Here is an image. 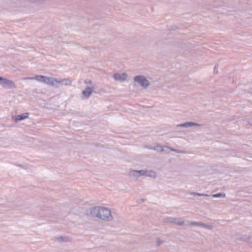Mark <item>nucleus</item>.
Instances as JSON below:
<instances>
[{
  "label": "nucleus",
  "instance_id": "6ab92c4d",
  "mask_svg": "<svg viewBox=\"0 0 252 252\" xmlns=\"http://www.w3.org/2000/svg\"><path fill=\"white\" fill-rule=\"evenodd\" d=\"M202 227H203L204 228L208 229H210V230L212 229L213 228L212 225H210V224H206V223H203Z\"/></svg>",
  "mask_w": 252,
  "mask_h": 252
},
{
  "label": "nucleus",
  "instance_id": "b1692460",
  "mask_svg": "<svg viewBox=\"0 0 252 252\" xmlns=\"http://www.w3.org/2000/svg\"><path fill=\"white\" fill-rule=\"evenodd\" d=\"M136 172H137V170H133L132 172H131V174L133 176H135V177H139V175L138 174H136Z\"/></svg>",
  "mask_w": 252,
  "mask_h": 252
},
{
  "label": "nucleus",
  "instance_id": "0eeeda50",
  "mask_svg": "<svg viewBox=\"0 0 252 252\" xmlns=\"http://www.w3.org/2000/svg\"><path fill=\"white\" fill-rule=\"evenodd\" d=\"M44 83L51 86H55L57 88V79L56 78L45 76Z\"/></svg>",
  "mask_w": 252,
  "mask_h": 252
},
{
  "label": "nucleus",
  "instance_id": "a878e982",
  "mask_svg": "<svg viewBox=\"0 0 252 252\" xmlns=\"http://www.w3.org/2000/svg\"><path fill=\"white\" fill-rule=\"evenodd\" d=\"M164 152H165L166 153H168L169 152V150H170V148L168 146H164Z\"/></svg>",
  "mask_w": 252,
  "mask_h": 252
},
{
  "label": "nucleus",
  "instance_id": "cd10ccee",
  "mask_svg": "<svg viewBox=\"0 0 252 252\" xmlns=\"http://www.w3.org/2000/svg\"><path fill=\"white\" fill-rule=\"evenodd\" d=\"M249 124L250 125H252V120L251 121H249Z\"/></svg>",
  "mask_w": 252,
  "mask_h": 252
},
{
  "label": "nucleus",
  "instance_id": "f03ea898",
  "mask_svg": "<svg viewBox=\"0 0 252 252\" xmlns=\"http://www.w3.org/2000/svg\"><path fill=\"white\" fill-rule=\"evenodd\" d=\"M0 85H1L4 88L9 89L16 88L15 84L12 80L8 79L1 76L0 79Z\"/></svg>",
  "mask_w": 252,
  "mask_h": 252
},
{
  "label": "nucleus",
  "instance_id": "9d476101",
  "mask_svg": "<svg viewBox=\"0 0 252 252\" xmlns=\"http://www.w3.org/2000/svg\"><path fill=\"white\" fill-rule=\"evenodd\" d=\"M200 125L194 122H185L183 124L177 125V127H189L193 126H200Z\"/></svg>",
  "mask_w": 252,
  "mask_h": 252
},
{
  "label": "nucleus",
  "instance_id": "4be33fe9",
  "mask_svg": "<svg viewBox=\"0 0 252 252\" xmlns=\"http://www.w3.org/2000/svg\"><path fill=\"white\" fill-rule=\"evenodd\" d=\"M191 194H193V195H197V196H208V194H205V193H198V192H191L190 193Z\"/></svg>",
  "mask_w": 252,
  "mask_h": 252
},
{
  "label": "nucleus",
  "instance_id": "9b49d317",
  "mask_svg": "<svg viewBox=\"0 0 252 252\" xmlns=\"http://www.w3.org/2000/svg\"><path fill=\"white\" fill-rule=\"evenodd\" d=\"M154 150L158 152H162L164 151V147L160 145H157L154 147Z\"/></svg>",
  "mask_w": 252,
  "mask_h": 252
},
{
  "label": "nucleus",
  "instance_id": "c85d7f7f",
  "mask_svg": "<svg viewBox=\"0 0 252 252\" xmlns=\"http://www.w3.org/2000/svg\"><path fill=\"white\" fill-rule=\"evenodd\" d=\"M92 81L91 80H90V81H89V84H92Z\"/></svg>",
  "mask_w": 252,
  "mask_h": 252
},
{
  "label": "nucleus",
  "instance_id": "393cba45",
  "mask_svg": "<svg viewBox=\"0 0 252 252\" xmlns=\"http://www.w3.org/2000/svg\"><path fill=\"white\" fill-rule=\"evenodd\" d=\"M214 71L215 73H218V64L215 65L214 68Z\"/></svg>",
  "mask_w": 252,
  "mask_h": 252
},
{
  "label": "nucleus",
  "instance_id": "39448f33",
  "mask_svg": "<svg viewBox=\"0 0 252 252\" xmlns=\"http://www.w3.org/2000/svg\"><path fill=\"white\" fill-rule=\"evenodd\" d=\"M113 77L117 81H123L127 78V74L126 73H115L113 75Z\"/></svg>",
  "mask_w": 252,
  "mask_h": 252
},
{
  "label": "nucleus",
  "instance_id": "5701e85b",
  "mask_svg": "<svg viewBox=\"0 0 252 252\" xmlns=\"http://www.w3.org/2000/svg\"><path fill=\"white\" fill-rule=\"evenodd\" d=\"M168 220H169V222H171V223H174L175 224L176 223V218H169L168 219Z\"/></svg>",
  "mask_w": 252,
  "mask_h": 252
},
{
  "label": "nucleus",
  "instance_id": "bb28decb",
  "mask_svg": "<svg viewBox=\"0 0 252 252\" xmlns=\"http://www.w3.org/2000/svg\"><path fill=\"white\" fill-rule=\"evenodd\" d=\"M247 240H248L247 241L249 243L252 244V236L248 237Z\"/></svg>",
  "mask_w": 252,
  "mask_h": 252
},
{
  "label": "nucleus",
  "instance_id": "2f4dec72",
  "mask_svg": "<svg viewBox=\"0 0 252 252\" xmlns=\"http://www.w3.org/2000/svg\"><path fill=\"white\" fill-rule=\"evenodd\" d=\"M19 166L22 167V166L21 165H19Z\"/></svg>",
  "mask_w": 252,
  "mask_h": 252
},
{
  "label": "nucleus",
  "instance_id": "f257e3e1",
  "mask_svg": "<svg viewBox=\"0 0 252 252\" xmlns=\"http://www.w3.org/2000/svg\"><path fill=\"white\" fill-rule=\"evenodd\" d=\"M98 218L104 220H111L113 219V217L110 210L108 208L101 207Z\"/></svg>",
  "mask_w": 252,
  "mask_h": 252
},
{
  "label": "nucleus",
  "instance_id": "dca6fc26",
  "mask_svg": "<svg viewBox=\"0 0 252 252\" xmlns=\"http://www.w3.org/2000/svg\"><path fill=\"white\" fill-rule=\"evenodd\" d=\"M203 223H204L202 222L191 221L190 225L192 226H199L202 227Z\"/></svg>",
  "mask_w": 252,
  "mask_h": 252
},
{
  "label": "nucleus",
  "instance_id": "4468645a",
  "mask_svg": "<svg viewBox=\"0 0 252 252\" xmlns=\"http://www.w3.org/2000/svg\"><path fill=\"white\" fill-rule=\"evenodd\" d=\"M176 221L175 224L179 226H183L185 224V222L180 218H176Z\"/></svg>",
  "mask_w": 252,
  "mask_h": 252
},
{
  "label": "nucleus",
  "instance_id": "20e7f679",
  "mask_svg": "<svg viewBox=\"0 0 252 252\" xmlns=\"http://www.w3.org/2000/svg\"><path fill=\"white\" fill-rule=\"evenodd\" d=\"M101 208V207L99 206L93 207L87 210V215L92 218H98V216L100 215Z\"/></svg>",
  "mask_w": 252,
  "mask_h": 252
},
{
  "label": "nucleus",
  "instance_id": "f3484780",
  "mask_svg": "<svg viewBox=\"0 0 252 252\" xmlns=\"http://www.w3.org/2000/svg\"><path fill=\"white\" fill-rule=\"evenodd\" d=\"M214 197L219 198V197H224L225 196V194L224 193H218L216 194H214L212 195Z\"/></svg>",
  "mask_w": 252,
  "mask_h": 252
},
{
  "label": "nucleus",
  "instance_id": "423d86ee",
  "mask_svg": "<svg viewBox=\"0 0 252 252\" xmlns=\"http://www.w3.org/2000/svg\"><path fill=\"white\" fill-rule=\"evenodd\" d=\"M29 113L28 112L24 113L21 115H18L13 117L12 119L16 123L21 121L22 120L27 119L29 117Z\"/></svg>",
  "mask_w": 252,
  "mask_h": 252
},
{
  "label": "nucleus",
  "instance_id": "1a4fd4ad",
  "mask_svg": "<svg viewBox=\"0 0 252 252\" xmlns=\"http://www.w3.org/2000/svg\"><path fill=\"white\" fill-rule=\"evenodd\" d=\"M94 89V87H87L85 90L82 91V94L84 95L86 98H89V96L91 95Z\"/></svg>",
  "mask_w": 252,
  "mask_h": 252
},
{
  "label": "nucleus",
  "instance_id": "aec40b11",
  "mask_svg": "<svg viewBox=\"0 0 252 252\" xmlns=\"http://www.w3.org/2000/svg\"><path fill=\"white\" fill-rule=\"evenodd\" d=\"M164 241L160 239V238H158L157 240V246L158 247L162 243H164Z\"/></svg>",
  "mask_w": 252,
  "mask_h": 252
},
{
  "label": "nucleus",
  "instance_id": "f8f14e48",
  "mask_svg": "<svg viewBox=\"0 0 252 252\" xmlns=\"http://www.w3.org/2000/svg\"><path fill=\"white\" fill-rule=\"evenodd\" d=\"M35 78L36 80H37L39 82L44 83L45 76L43 75H36L35 76Z\"/></svg>",
  "mask_w": 252,
  "mask_h": 252
},
{
  "label": "nucleus",
  "instance_id": "412c9836",
  "mask_svg": "<svg viewBox=\"0 0 252 252\" xmlns=\"http://www.w3.org/2000/svg\"><path fill=\"white\" fill-rule=\"evenodd\" d=\"M67 237H63V236H60L58 238H57V239L60 242H65L66 241V239H67Z\"/></svg>",
  "mask_w": 252,
  "mask_h": 252
},
{
  "label": "nucleus",
  "instance_id": "6e6552de",
  "mask_svg": "<svg viewBox=\"0 0 252 252\" xmlns=\"http://www.w3.org/2000/svg\"><path fill=\"white\" fill-rule=\"evenodd\" d=\"M71 83V81L68 79H57V88L60 87L61 85H70Z\"/></svg>",
  "mask_w": 252,
  "mask_h": 252
},
{
  "label": "nucleus",
  "instance_id": "c756f323",
  "mask_svg": "<svg viewBox=\"0 0 252 252\" xmlns=\"http://www.w3.org/2000/svg\"><path fill=\"white\" fill-rule=\"evenodd\" d=\"M171 28H172V29H171V30H173V31H175V29H174V28H173V27H172Z\"/></svg>",
  "mask_w": 252,
  "mask_h": 252
},
{
  "label": "nucleus",
  "instance_id": "a211bd4d",
  "mask_svg": "<svg viewBox=\"0 0 252 252\" xmlns=\"http://www.w3.org/2000/svg\"><path fill=\"white\" fill-rule=\"evenodd\" d=\"M170 151L175 152H176L177 153H186V151L178 150V149H174V148H170Z\"/></svg>",
  "mask_w": 252,
  "mask_h": 252
},
{
  "label": "nucleus",
  "instance_id": "7ed1b4c3",
  "mask_svg": "<svg viewBox=\"0 0 252 252\" xmlns=\"http://www.w3.org/2000/svg\"><path fill=\"white\" fill-rule=\"evenodd\" d=\"M134 81L138 83L142 87L147 88L149 86L150 83L147 78L143 75H137L133 78Z\"/></svg>",
  "mask_w": 252,
  "mask_h": 252
},
{
  "label": "nucleus",
  "instance_id": "ddd939ff",
  "mask_svg": "<svg viewBox=\"0 0 252 252\" xmlns=\"http://www.w3.org/2000/svg\"><path fill=\"white\" fill-rule=\"evenodd\" d=\"M146 176L153 177V178H156V173L155 171H147V174H146Z\"/></svg>",
  "mask_w": 252,
  "mask_h": 252
},
{
  "label": "nucleus",
  "instance_id": "2eb2a0df",
  "mask_svg": "<svg viewBox=\"0 0 252 252\" xmlns=\"http://www.w3.org/2000/svg\"><path fill=\"white\" fill-rule=\"evenodd\" d=\"M136 174H138L139 175V176H146V174H147V170H137V172H136Z\"/></svg>",
  "mask_w": 252,
  "mask_h": 252
},
{
  "label": "nucleus",
  "instance_id": "7c9ffc66",
  "mask_svg": "<svg viewBox=\"0 0 252 252\" xmlns=\"http://www.w3.org/2000/svg\"><path fill=\"white\" fill-rule=\"evenodd\" d=\"M144 200H145V199H142V202H144Z\"/></svg>",
  "mask_w": 252,
  "mask_h": 252
}]
</instances>
